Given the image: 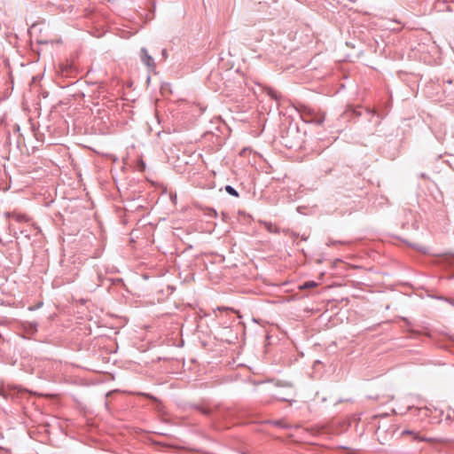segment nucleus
Wrapping results in <instances>:
<instances>
[{
  "mask_svg": "<svg viewBox=\"0 0 454 454\" xmlns=\"http://www.w3.org/2000/svg\"><path fill=\"white\" fill-rule=\"evenodd\" d=\"M141 60L142 62L149 68L154 69L155 63L153 59L148 54V51L145 49L141 50Z\"/></svg>",
  "mask_w": 454,
  "mask_h": 454,
  "instance_id": "f257e3e1",
  "label": "nucleus"
},
{
  "mask_svg": "<svg viewBox=\"0 0 454 454\" xmlns=\"http://www.w3.org/2000/svg\"><path fill=\"white\" fill-rule=\"evenodd\" d=\"M12 218L19 223L28 222L30 220L28 215L19 212H13Z\"/></svg>",
  "mask_w": 454,
  "mask_h": 454,
  "instance_id": "f03ea898",
  "label": "nucleus"
},
{
  "mask_svg": "<svg viewBox=\"0 0 454 454\" xmlns=\"http://www.w3.org/2000/svg\"><path fill=\"white\" fill-rule=\"evenodd\" d=\"M263 90L267 93L269 97H270L272 99L276 101H278L280 98L279 94L270 87L264 88Z\"/></svg>",
  "mask_w": 454,
  "mask_h": 454,
  "instance_id": "7ed1b4c3",
  "label": "nucleus"
},
{
  "mask_svg": "<svg viewBox=\"0 0 454 454\" xmlns=\"http://www.w3.org/2000/svg\"><path fill=\"white\" fill-rule=\"evenodd\" d=\"M407 434L412 435L415 440L427 441V442L432 441L429 438L420 437V436H419V434L417 433L412 432V431L404 430L402 432V435H407Z\"/></svg>",
  "mask_w": 454,
  "mask_h": 454,
  "instance_id": "20e7f679",
  "label": "nucleus"
},
{
  "mask_svg": "<svg viewBox=\"0 0 454 454\" xmlns=\"http://www.w3.org/2000/svg\"><path fill=\"white\" fill-rule=\"evenodd\" d=\"M317 286V283L314 281H307L303 285L300 286V289H308V288H314Z\"/></svg>",
  "mask_w": 454,
  "mask_h": 454,
  "instance_id": "39448f33",
  "label": "nucleus"
},
{
  "mask_svg": "<svg viewBox=\"0 0 454 454\" xmlns=\"http://www.w3.org/2000/svg\"><path fill=\"white\" fill-rule=\"evenodd\" d=\"M225 190H226V192H227L229 194H231V195H232V196H236V197H237V196L239 195V194H238V192H236V190H235L233 187L230 186V185H227V186L225 187Z\"/></svg>",
  "mask_w": 454,
  "mask_h": 454,
  "instance_id": "423d86ee",
  "label": "nucleus"
},
{
  "mask_svg": "<svg viewBox=\"0 0 454 454\" xmlns=\"http://www.w3.org/2000/svg\"><path fill=\"white\" fill-rule=\"evenodd\" d=\"M292 397H294V395H289V396H287V397H285V396H279V398H280L281 400H284V401H290Z\"/></svg>",
  "mask_w": 454,
  "mask_h": 454,
  "instance_id": "0eeeda50",
  "label": "nucleus"
}]
</instances>
